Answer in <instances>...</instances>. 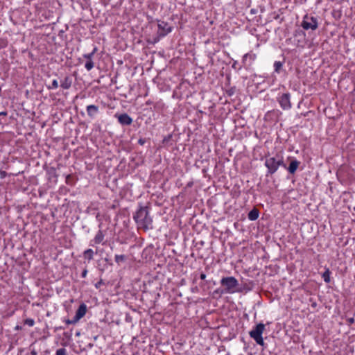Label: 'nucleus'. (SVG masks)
Instances as JSON below:
<instances>
[{
	"label": "nucleus",
	"mask_w": 355,
	"mask_h": 355,
	"mask_svg": "<svg viewBox=\"0 0 355 355\" xmlns=\"http://www.w3.org/2000/svg\"><path fill=\"white\" fill-rule=\"evenodd\" d=\"M134 219L139 228L145 231L153 229V220L149 216V207H140L134 215Z\"/></svg>",
	"instance_id": "nucleus-1"
},
{
	"label": "nucleus",
	"mask_w": 355,
	"mask_h": 355,
	"mask_svg": "<svg viewBox=\"0 0 355 355\" xmlns=\"http://www.w3.org/2000/svg\"><path fill=\"white\" fill-rule=\"evenodd\" d=\"M265 166L268 168L267 175L275 173L280 166L284 168L286 167V164L284 163L283 157L278 153L272 157H266Z\"/></svg>",
	"instance_id": "nucleus-2"
},
{
	"label": "nucleus",
	"mask_w": 355,
	"mask_h": 355,
	"mask_svg": "<svg viewBox=\"0 0 355 355\" xmlns=\"http://www.w3.org/2000/svg\"><path fill=\"white\" fill-rule=\"evenodd\" d=\"M220 284L225 288L224 293H234L236 291V288L239 286V282L234 277H227L221 279Z\"/></svg>",
	"instance_id": "nucleus-3"
},
{
	"label": "nucleus",
	"mask_w": 355,
	"mask_h": 355,
	"mask_svg": "<svg viewBox=\"0 0 355 355\" xmlns=\"http://www.w3.org/2000/svg\"><path fill=\"white\" fill-rule=\"evenodd\" d=\"M265 325L262 323H259L249 333L250 337L253 338L258 345L261 346L264 345V341L262 337Z\"/></svg>",
	"instance_id": "nucleus-4"
},
{
	"label": "nucleus",
	"mask_w": 355,
	"mask_h": 355,
	"mask_svg": "<svg viewBox=\"0 0 355 355\" xmlns=\"http://www.w3.org/2000/svg\"><path fill=\"white\" fill-rule=\"evenodd\" d=\"M301 26L304 30L315 31L318 27V23L315 17L306 15L303 18Z\"/></svg>",
	"instance_id": "nucleus-5"
},
{
	"label": "nucleus",
	"mask_w": 355,
	"mask_h": 355,
	"mask_svg": "<svg viewBox=\"0 0 355 355\" xmlns=\"http://www.w3.org/2000/svg\"><path fill=\"white\" fill-rule=\"evenodd\" d=\"M278 102L283 110H288L291 107L290 94L285 93L278 98Z\"/></svg>",
	"instance_id": "nucleus-6"
},
{
	"label": "nucleus",
	"mask_w": 355,
	"mask_h": 355,
	"mask_svg": "<svg viewBox=\"0 0 355 355\" xmlns=\"http://www.w3.org/2000/svg\"><path fill=\"white\" fill-rule=\"evenodd\" d=\"M115 117L118 119L119 122L123 125H128L132 123V118L127 114H116Z\"/></svg>",
	"instance_id": "nucleus-7"
},
{
	"label": "nucleus",
	"mask_w": 355,
	"mask_h": 355,
	"mask_svg": "<svg viewBox=\"0 0 355 355\" xmlns=\"http://www.w3.org/2000/svg\"><path fill=\"white\" fill-rule=\"evenodd\" d=\"M86 312L87 306L85 304H80L73 317V322H78V320L86 314Z\"/></svg>",
	"instance_id": "nucleus-8"
},
{
	"label": "nucleus",
	"mask_w": 355,
	"mask_h": 355,
	"mask_svg": "<svg viewBox=\"0 0 355 355\" xmlns=\"http://www.w3.org/2000/svg\"><path fill=\"white\" fill-rule=\"evenodd\" d=\"M158 28L159 30L160 31L159 35L162 37L165 36L166 34L171 31V26H169L168 24L164 21L159 22Z\"/></svg>",
	"instance_id": "nucleus-9"
},
{
	"label": "nucleus",
	"mask_w": 355,
	"mask_h": 355,
	"mask_svg": "<svg viewBox=\"0 0 355 355\" xmlns=\"http://www.w3.org/2000/svg\"><path fill=\"white\" fill-rule=\"evenodd\" d=\"M94 51L95 49L91 53L84 55V58L87 59L85 67L88 71L91 70L94 67V62H92L91 58L94 55Z\"/></svg>",
	"instance_id": "nucleus-10"
},
{
	"label": "nucleus",
	"mask_w": 355,
	"mask_h": 355,
	"mask_svg": "<svg viewBox=\"0 0 355 355\" xmlns=\"http://www.w3.org/2000/svg\"><path fill=\"white\" fill-rule=\"evenodd\" d=\"M115 262L120 266H125L128 260V256H125L124 254L118 255L116 254L115 257Z\"/></svg>",
	"instance_id": "nucleus-11"
},
{
	"label": "nucleus",
	"mask_w": 355,
	"mask_h": 355,
	"mask_svg": "<svg viewBox=\"0 0 355 355\" xmlns=\"http://www.w3.org/2000/svg\"><path fill=\"white\" fill-rule=\"evenodd\" d=\"M300 162L296 159L291 161L288 168V171L291 174H294L297 171Z\"/></svg>",
	"instance_id": "nucleus-12"
},
{
	"label": "nucleus",
	"mask_w": 355,
	"mask_h": 355,
	"mask_svg": "<svg viewBox=\"0 0 355 355\" xmlns=\"http://www.w3.org/2000/svg\"><path fill=\"white\" fill-rule=\"evenodd\" d=\"M71 84H72L71 79L69 77L66 76L64 78V80L62 81H61L60 86L64 89H68L71 87Z\"/></svg>",
	"instance_id": "nucleus-13"
},
{
	"label": "nucleus",
	"mask_w": 355,
	"mask_h": 355,
	"mask_svg": "<svg viewBox=\"0 0 355 355\" xmlns=\"http://www.w3.org/2000/svg\"><path fill=\"white\" fill-rule=\"evenodd\" d=\"M259 214V210L256 208H254L248 213V219L250 220H255L258 218Z\"/></svg>",
	"instance_id": "nucleus-14"
},
{
	"label": "nucleus",
	"mask_w": 355,
	"mask_h": 355,
	"mask_svg": "<svg viewBox=\"0 0 355 355\" xmlns=\"http://www.w3.org/2000/svg\"><path fill=\"white\" fill-rule=\"evenodd\" d=\"M87 111L88 115L92 117L96 114L98 112V107L95 105H89L87 107Z\"/></svg>",
	"instance_id": "nucleus-15"
},
{
	"label": "nucleus",
	"mask_w": 355,
	"mask_h": 355,
	"mask_svg": "<svg viewBox=\"0 0 355 355\" xmlns=\"http://www.w3.org/2000/svg\"><path fill=\"white\" fill-rule=\"evenodd\" d=\"M283 63L280 61H276L274 63V69L275 71L277 73H279L281 69L282 68Z\"/></svg>",
	"instance_id": "nucleus-16"
},
{
	"label": "nucleus",
	"mask_w": 355,
	"mask_h": 355,
	"mask_svg": "<svg viewBox=\"0 0 355 355\" xmlns=\"http://www.w3.org/2000/svg\"><path fill=\"white\" fill-rule=\"evenodd\" d=\"M94 252L92 249H88L85 251L84 252V257L85 259H87L89 260L92 259L93 257Z\"/></svg>",
	"instance_id": "nucleus-17"
},
{
	"label": "nucleus",
	"mask_w": 355,
	"mask_h": 355,
	"mask_svg": "<svg viewBox=\"0 0 355 355\" xmlns=\"http://www.w3.org/2000/svg\"><path fill=\"white\" fill-rule=\"evenodd\" d=\"M322 277L326 283H329L330 282V271L328 268L322 274Z\"/></svg>",
	"instance_id": "nucleus-18"
},
{
	"label": "nucleus",
	"mask_w": 355,
	"mask_h": 355,
	"mask_svg": "<svg viewBox=\"0 0 355 355\" xmlns=\"http://www.w3.org/2000/svg\"><path fill=\"white\" fill-rule=\"evenodd\" d=\"M58 87V82L57 80H53L51 85L49 86L48 88L49 89H56Z\"/></svg>",
	"instance_id": "nucleus-19"
},
{
	"label": "nucleus",
	"mask_w": 355,
	"mask_h": 355,
	"mask_svg": "<svg viewBox=\"0 0 355 355\" xmlns=\"http://www.w3.org/2000/svg\"><path fill=\"white\" fill-rule=\"evenodd\" d=\"M24 324L28 325L29 327H32L34 325L35 322L33 319L28 318V319L25 320Z\"/></svg>",
	"instance_id": "nucleus-20"
},
{
	"label": "nucleus",
	"mask_w": 355,
	"mask_h": 355,
	"mask_svg": "<svg viewBox=\"0 0 355 355\" xmlns=\"http://www.w3.org/2000/svg\"><path fill=\"white\" fill-rule=\"evenodd\" d=\"M56 355H66V349L64 348L58 349L56 351Z\"/></svg>",
	"instance_id": "nucleus-21"
},
{
	"label": "nucleus",
	"mask_w": 355,
	"mask_h": 355,
	"mask_svg": "<svg viewBox=\"0 0 355 355\" xmlns=\"http://www.w3.org/2000/svg\"><path fill=\"white\" fill-rule=\"evenodd\" d=\"M347 321L348 324L350 325L354 322V318H349L347 319Z\"/></svg>",
	"instance_id": "nucleus-22"
},
{
	"label": "nucleus",
	"mask_w": 355,
	"mask_h": 355,
	"mask_svg": "<svg viewBox=\"0 0 355 355\" xmlns=\"http://www.w3.org/2000/svg\"><path fill=\"white\" fill-rule=\"evenodd\" d=\"M77 322H73V318L72 320H66V323L67 324H76Z\"/></svg>",
	"instance_id": "nucleus-23"
},
{
	"label": "nucleus",
	"mask_w": 355,
	"mask_h": 355,
	"mask_svg": "<svg viewBox=\"0 0 355 355\" xmlns=\"http://www.w3.org/2000/svg\"><path fill=\"white\" fill-rule=\"evenodd\" d=\"M206 278V275L205 273L200 274V279L204 280Z\"/></svg>",
	"instance_id": "nucleus-24"
},
{
	"label": "nucleus",
	"mask_w": 355,
	"mask_h": 355,
	"mask_svg": "<svg viewBox=\"0 0 355 355\" xmlns=\"http://www.w3.org/2000/svg\"><path fill=\"white\" fill-rule=\"evenodd\" d=\"M138 142H139V144H140L141 145H143V144H144V142H145V141H144V140H143V139H140L139 140V141H138Z\"/></svg>",
	"instance_id": "nucleus-25"
},
{
	"label": "nucleus",
	"mask_w": 355,
	"mask_h": 355,
	"mask_svg": "<svg viewBox=\"0 0 355 355\" xmlns=\"http://www.w3.org/2000/svg\"><path fill=\"white\" fill-rule=\"evenodd\" d=\"M7 113L6 112H0V116H6Z\"/></svg>",
	"instance_id": "nucleus-26"
},
{
	"label": "nucleus",
	"mask_w": 355,
	"mask_h": 355,
	"mask_svg": "<svg viewBox=\"0 0 355 355\" xmlns=\"http://www.w3.org/2000/svg\"><path fill=\"white\" fill-rule=\"evenodd\" d=\"M85 275H86V271H84V272H83V277H85Z\"/></svg>",
	"instance_id": "nucleus-27"
},
{
	"label": "nucleus",
	"mask_w": 355,
	"mask_h": 355,
	"mask_svg": "<svg viewBox=\"0 0 355 355\" xmlns=\"http://www.w3.org/2000/svg\"><path fill=\"white\" fill-rule=\"evenodd\" d=\"M71 178V175H69L67 177V181H68V179H69V178Z\"/></svg>",
	"instance_id": "nucleus-28"
},
{
	"label": "nucleus",
	"mask_w": 355,
	"mask_h": 355,
	"mask_svg": "<svg viewBox=\"0 0 355 355\" xmlns=\"http://www.w3.org/2000/svg\"><path fill=\"white\" fill-rule=\"evenodd\" d=\"M226 355H231L230 353H227Z\"/></svg>",
	"instance_id": "nucleus-29"
},
{
	"label": "nucleus",
	"mask_w": 355,
	"mask_h": 355,
	"mask_svg": "<svg viewBox=\"0 0 355 355\" xmlns=\"http://www.w3.org/2000/svg\"><path fill=\"white\" fill-rule=\"evenodd\" d=\"M354 209L355 210V207L354 208Z\"/></svg>",
	"instance_id": "nucleus-30"
}]
</instances>
